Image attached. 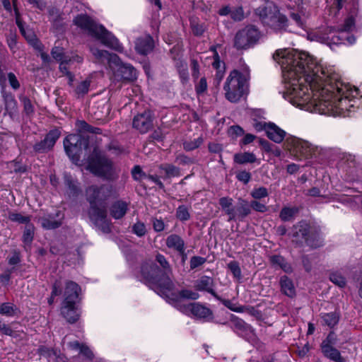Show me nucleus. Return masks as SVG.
I'll use <instances>...</instances> for the list:
<instances>
[{
  "mask_svg": "<svg viewBox=\"0 0 362 362\" xmlns=\"http://www.w3.org/2000/svg\"><path fill=\"white\" fill-rule=\"evenodd\" d=\"M273 59L282 68L286 88L284 97L293 105L334 117H346L354 111L358 89L343 83L332 69L323 67L308 52L292 54L279 49Z\"/></svg>",
  "mask_w": 362,
  "mask_h": 362,
  "instance_id": "f257e3e1",
  "label": "nucleus"
},
{
  "mask_svg": "<svg viewBox=\"0 0 362 362\" xmlns=\"http://www.w3.org/2000/svg\"><path fill=\"white\" fill-rule=\"evenodd\" d=\"M74 23L86 31L89 35L98 40L103 45L122 52L123 47L119 40L103 25L98 24L86 14H79L74 19Z\"/></svg>",
  "mask_w": 362,
  "mask_h": 362,
  "instance_id": "f03ea898",
  "label": "nucleus"
},
{
  "mask_svg": "<svg viewBox=\"0 0 362 362\" xmlns=\"http://www.w3.org/2000/svg\"><path fill=\"white\" fill-rule=\"evenodd\" d=\"M141 274L144 282L159 294L168 296V293L175 288L170 277L163 274L161 269L152 261L142 264Z\"/></svg>",
  "mask_w": 362,
  "mask_h": 362,
  "instance_id": "7ed1b4c3",
  "label": "nucleus"
},
{
  "mask_svg": "<svg viewBox=\"0 0 362 362\" xmlns=\"http://www.w3.org/2000/svg\"><path fill=\"white\" fill-rule=\"evenodd\" d=\"M249 78L248 69H245L243 73L233 70L223 86L226 98L231 103L238 102L245 93Z\"/></svg>",
  "mask_w": 362,
  "mask_h": 362,
  "instance_id": "20e7f679",
  "label": "nucleus"
},
{
  "mask_svg": "<svg viewBox=\"0 0 362 362\" xmlns=\"http://www.w3.org/2000/svg\"><path fill=\"white\" fill-rule=\"evenodd\" d=\"M87 169L95 175L104 180L116 178V168L113 162L104 153L95 148L88 157Z\"/></svg>",
  "mask_w": 362,
  "mask_h": 362,
  "instance_id": "39448f33",
  "label": "nucleus"
},
{
  "mask_svg": "<svg viewBox=\"0 0 362 362\" xmlns=\"http://www.w3.org/2000/svg\"><path fill=\"white\" fill-rule=\"evenodd\" d=\"M260 38V33L252 25H248L237 31L233 39V47L238 50H245L255 45Z\"/></svg>",
  "mask_w": 362,
  "mask_h": 362,
  "instance_id": "423d86ee",
  "label": "nucleus"
},
{
  "mask_svg": "<svg viewBox=\"0 0 362 362\" xmlns=\"http://www.w3.org/2000/svg\"><path fill=\"white\" fill-rule=\"evenodd\" d=\"M112 194V187L109 185H93L86 189V199L90 204L107 205Z\"/></svg>",
  "mask_w": 362,
  "mask_h": 362,
  "instance_id": "0eeeda50",
  "label": "nucleus"
},
{
  "mask_svg": "<svg viewBox=\"0 0 362 362\" xmlns=\"http://www.w3.org/2000/svg\"><path fill=\"white\" fill-rule=\"evenodd\" d=\"M87 146L88 141L83 139L82 136L78 134H69L64 140L66 153L74 162L79 160L83 148Z\"/></svg>",
  "mask_w": 362,
  "mask_h": 362,
  "instance_id": "6e6552de",
  "label": "nucleus"
},
{
  "mask_svg": "<svg viewBox=\"0 0 362 362\" xmlns=\"http://www.w3.org/2000/svg\"><path fill=\"white\" fill-rule=\"evenodd\" d=\"M285 148L299 159L311 156L313 148L306 141L296 137L288 136L284 142Z\"/></svg>",
  "mask_w": 362,
  "mask_h": 362,
  "instance_id": "1a4fd4ad",
  "label": "nucleus"
},
{
  "mask_svg": "<svg viewBox=\"0 0 362 362\" xmlns=\"http://www.w3.org/2000/svg\"><path fill=\"white\" fill-rule=\"evenodd\" d=\"M88 216L103 233L110 232V223L107 218V205L90 204Z\"/></svg>",
  "mask_w": 362,
  "mask_h": 362,
  "instance_id": "9d476101",
  "label": "nucleus"
},
{
  "mask_svg": "<svg viewBox=\"0 0 362 362\" xmlns=\"http://www.w3.org/2000/svg\"><path fill=\"white\" fill-rule=\"evenodd\" d=\"M293 236L297 238V242L304 240L308 246L313 248L320 247L322 245V242L317 235H309V226L306 223H300L295 226Z\"/></svg>",
  "mask_w": 362,
  "mask_h": 362,
  "instance_id": "9b49d317",
  "label": "nucleus"
},
{
  "mask_svg": "<svg viewBox=\"0 0 362 362\" xmlns=\"http://www.w3.org/2000/svg\"><path fill=\"white\" fill-rule=\"evenodd\" d=\"M154 114L150 110L138 113L133 118L132 127L141 134H146L153 127Z\"/></svg>",
  "mask_w": 362,
  "mask_h": 362,
  "instance_id": "f8f14e48",
  "label": "nucleus"
},
{
  "mask_svg": "<svg viewBox=\"0 0 362 362\" xmlns=\"http://www.w3.org/2000/svg\"><path fill=\"white\" fill-rule=\"evenodd\" d=\"M177 309L185 315H192L194 317L199 319H206L211 317L212 310L199 303H190L188 304L176 305Z\"/></svg>",
  "mask_w": 362,
  "mask_h": 362,
  "instance_id": "ddd939ff",
  "label": "nucleus"
},
{
  "mask_svg": "<svg viewBox=\"0 0 362 362\" xmlns=\"http://www.w3.org/2000/svg\"><path fill=\"white\" fill-rule=\"evenodd\" d=\"M61 132L58 129L50 130L43 140L35 143L33 150L36 153H45L52 149L56 141L60 137Z\"/></svg>",
  "mask_w": 362,
  "mask_h": 362,
  "instance_id": "4468645a",
  "label": "nucleus"
},
{
  "mask_svg": "<svg viewBox=\"0 0 362 362\" xmlns=\"http://www.w3.org/2000/svg\"><path fill=\"white\" fill-rule=\"evenodd\" d=\"M115 65L114 74L115 76L123 81H134L136 78V70L130 64H124L119 59L118 63H113Z\"/></svg>",
  "mask_w": 362,
  "mask_h": 362,
  "instance_id": "2eb2a0df",
  "label": "nucleus"
},
{
  "mask_svg": "<svg viewBox=\"0 0 362 362\" xmlns=\"http://www.w3.org/2000/svg\"><path fill=\"white\" fill-rule=\"evenodd\" d=\"M264 115V112L262 110H256L253 112V127L259 132L264 130L267 137L272 139V122H266Z\"/></svg>",
  "mask_w": 362,
  "mask_h": 362,
  "instance_id": "dca6fc26",
  "label": "nucleus"
},
{
  "mask_svg": "<svg viewBox=\"0 0 362 362\" xmlns=\"http://www.w3.org/2000/svg\"><path fill=\"white\" fill-rule=\"evenodd\" d=\"M214 281L211 277L202 276L194 281V287L197 291H206L211 294L216 299H220L218 296L213 288Z\"/></svg>",
  "mask_w": 362,
  "mask_h": 362,
  "instance_id": "f3484780",
  "label": "nucleus"
},
{
  "mask_svg": "<svg viewBox=\"0 0 362 362\" xmlns=\"http://www.w3.org/2000/svg\"><path fill=\"white\" fill-rule=\"evenodd\" d=\"M90 51L98 62L101 63L107 62L111 67L113 63H118L119 61V58L116 54L110 53L108 51L94 47H90Z\"/></svg>",
  "mask_w": 362,
  "mask_h": 362,
  "instance_id": "a211bd4d",
  "label": "nucleus"
},
{
  "mask_svg": "<svg viewBox=\"0 0 362 362\" xmlns=\"http://www.w3.org/2000/svg\"><path fill=\"white\" fill-rule=\"evenodd\" d=\"M80 286L73 281H67L65 284L64 303H76L78 298Z\"/></svg>",
  "mask_w": 362,
  "mask_h": 362,
  "instance_id": "6ab92c4d",
  "label": "nucleus"
},
{
  "mask_svg": "<svg viewBox=\"0 0 362 362\" xmlns=\"http://www.w3.org/2000/svg\"><path fill=\"white\" fill-rule=\"evenodd\" d=\"M153 39L150 35L139 37L135 42V49L141 54H147L153 50Z\"/></svg>",
  "mask_w": 362,
  "mask_h": 362,
  "instance_id": "aec40b11",
  "label": "nucleus"
},
{
  "mask_svg": "<svg viewBox=\"0 0 362 362\" xmlns=\"http://www.w3.org/2000/svg\"><path fill=\"white\" fill-rule=\"evenodd\" d=\"M76 303L74 302L71 303H62V306L61 308V313L62 316L69 322V323L76 322L79 317V314L77 312V309L76 307Z\"/></svg>",
  "mask_w": 362,
  "mask_h": 362,
  "instance_id": "412c9836",
  "label": "nucleus"
},
{
  "mask_svg": "<svg viewBox=\"0 0 362 362\" xmlns=\"http://www.w3.org/2000/svg\"><path fill=\"white\" fill-rule=\"evenodd\" d=\"M235 331L243 337L247 339L254 336V331L252 327L245 322L243 320L236 318L233 321Z\"/></svg>",
  "mask_w": 362,
  "mask_h": 362,
  "instance_id": "4be33fe9",
  "label": "nucleus"
},
{
  "mask_svg": "<svg viewBox=\"0 0 362 362\" xmlns=\"http://www.w3.org/2000/svg\"><path fill=\"white\" fill-rule=\"evenodd\" d=\"M165 245L167 247L178 252L180 255L185 254V241L177 234H171L168 235L165 240Z\"/></svg>",
  "mask_w": 362,
  "mask_h": 362,
  "instance_id": "5701e85b",
  "label": "nucleus"
},
{
  "mask_svg": "<svg viewBox=\"0 0 362 362\" xmlns=\"http://www.w3.org/2000/svg\"><path fill=\"white\" fill-rule=\"evenodd\" d=\"M219 204L222 210L228 216V221L236 219L235 206H233V200L228 197H223L219 199Z\"/></svg>",
  "mask_w": 362,
  "mask_h": 362,
  "instance_id": "b1692460",
  "label": "nucleus"
},
{
  "mask_svg": "<svg viewBox=\"0 0 362 362\" xmlns=\"http://www.w3.org/2000/svg\"><path fill=\"white\" fill-rule=\"evenodd\" d=\"M129 209V203L118 200L115 202L110 207V214L115 219H120L124 216Z\"/></svg>",
  "mask_w": 362,
  "mask_h": 362,
  "instance_id": "393cba45",
  "label": "nucleus"
},
{
  "mask_svg": "<svg viewBox=\"0 0 362 362\" xmlns=\"http://www.w3.org/2000/svg\"><path fill=\"white\" fill-rule=\"evenodd\" d=\"M255 14L259 17L262 23L269 25L272 21V6L267 1L265 4L259 6L255 10Z\"/></svg>",
  "mask_w": 362,
  "mask_h": 362,
  "instance_id": "a878e982",
  "label": "nucleus"
},
{
  "mask_svg": "<svg viewBox=\"0 0 362 362\" xmlns=\"http://www.w3.org/2000/svg\"><path fill=\"white\" fill-rule=\"evenodd\" d=\"M171 300L177 302V305L179 304V301L182 299L187 300H197L199 298V294L194 291L189 289H182L177 293L172 292L171 293ZM180 305H181L180 303Z\"/></svg>",
  "mask_w": 362,
  "mask_h": 362,
  "instance_id": "bb28decb",
  "label": "nucleus"
},
{
  "mask_svg": "<svg viewBox=\"0 0 362 362\" xmlns=\"http://www.w3.org/2000/svg\"><path fill=\"white\" fill-rule=\"evenodd\" d=\"M320 347L322 353L326 358L334 362H345L339 351L334 348V346L326 345L325 344H321Z\"/></svg>",
  "mask_w": 362,
  "mask_h": 362,
  "instance_id": "cd10ccee",
  "label": "nucleus"
},
{
  "mask_svg": "<svg viewBox=\"0 0 362 362\" xmlns=\"http://www.w3.org/2000/svg\"><path fill=\"white\" fill-rule=\"evenodd\" d=\"M172 57L173 60L175 61V67L177 69L182 83H185L189 79L187 63L180 59L179 54H177L176 56L175 55Z\"/></svg>",
  "mask_w": 362,
  "mask_h": 362,
  "instance_id": "c85d7f7f",
  "label": "nucleus"
},
{
  "mask_svg": "<svg viewBox=\"0 0 362 362\" xmlns=\"http://www.w3.org/2000/svg\"><path fill=\"white\" fill-rule=\"evenodd\" d=\"M1 93L5 103V109L11 115L16 112L17 102L11 93L5 91L4 88Z\"/></svg>",
  "mask_w": 362,
  "mask_h": 362,
  "instance_id": "c756f323",
  "label": "nucleus"
},
{
  "mask_svg": "<svg viewBox=\"0 0 362 362\" xmlns=\"http://www.w3.org/2000/svg\"><path fill=\"white\" fill-rule=\"evenodd\" d=\"M235 211L236 218L242 221L251 213V206L246 200L240 199L235 206Z\"/></svg>",
  "mask_w": 362,
  "mask_h": 362,
  "instance_id": "7c9ffc66",
  "label": "nucleus"
},
{
  "mask_svg": "<svg viewBox=\"0 0 362 362\" xmlns=\"http://www.w3.org/2000/svg\"><path fill=\"white\" fill-rule=\"evenodd\" d=\"M76 127L77 128V131L79 132L78 134H86V133H91L93 134H102L101 129L98 127H93L88 124L84 120H78L76 123Z\"/></svg>",
  "mask_w": 362,
  "mask_h": 362,
  "instance_id": "2f4dec72",
  "label": "nucleus"
},
{
  "mask_svg": "<svg viewBox=\"0 0 362 362\" xmlns=\"http://www.w3.org/2000/svg\"><path fill=\"white\" fill-rule=\"evenodd\" d=\"M91 83L92 80L90 77L78 83L74 89L76 96L79 98L86 95L89 91Z\"/></svg>",
  "mask_w": 362,
  "mask_h": 362,
  "instance_id": "473e14b6",
  "label": "nucleus"
},
{
  "mask_svg": "<svg viewBox=\"0 0 362 362\" xmlns=\"http://www.w3.org/2000/svg\"><path fill=\"white\" fill-rule=\"evenodd\" d=\"M281 291L289 297H293L296 294V289L293 282L286 276H282L280 280Z\"/></svg>",
  "mask_w": 362,
  "mask_h": 362,
  "instance_id": "72a5a7b5",
  "label": "nucleus"
},
{
  "mask_svg": "<svg viewBox=\"0 0 362 362\" xmlns=\"http://www.w3.org/2000/svg\"><path fill=\"white\" fill-rule=\"evenodd\" d=\"M43 228L47 230L55 229L62 226V221L54 220L50 216H43L39 218Z\"/></svg>",
  "mask_w": 362,
  "mask_h": 362,
  "instance_id": "f704fd0d",
  "label": "nucleus"
},
{
  "mask_svg": "<svg viewBox=\"0 0 362 362\" xmlns=\"http://www.w3.org/2000/svg\"><path fill=\"white\" fill-rule=\"evenodd\" d=\"M255 160V155L250 152L236 153L234 156V161L238 164L252 163Z\"/></svg>",
  "mask_w": 362,
  "mask_h": 362,
  "instance_id": "c9c22d12",
  "label": "nucleus"
},
{
  "mask_svg": "<svg viewBox=\"0 0 362 362\" xmlns=\"http://www.w3.org/2000/svg\"><path fill=\"white\" fill-rule=\"evenodd\" d=\"M287 18L284 15L278 13L273 16V30H282L287 27Z\"/></svg>",
  "mask_w": 362,
  "mask_h": 362,
  "instance_id": "e433bc0d",
  "label": "nucleus"
},
{
  "mask_svg": "<svg viewBox=\"0 0 362 362\" xmlns=\"http://www.w3.org/2000/svg\"><path fill=\"white\" fill-rule=\"evenodd\" d=\"M320 316L323 323L330 328L334 327L339 320V316L336 313H322Z\"/></svg>",
  "mask_w": 362,
  "mask_h": 362,
  "instance_id": "4c0bfd02",
  "label": "nucleus"
},
{
  "mask_svg": "<svg viewBox=\"0 0 362 362\" xmlns=\"http://www.w3.org/2000/svg\"><path fill=\"white\" fill-rule=\"evenodd\" d=\"M329 280L340 288H344L346 284V278L339 271L332 272L329 274Z\"/></svg>",
  "mask_w": 362,
  "mask_h": 362,
  "instance_id": "58836bf2",
  "label": "nucleus"
},
{
  "mask_svg": "<svg viewBox=\"0 0 362 362\" xmlns=\"http://www.w3.org/2000/svg\"><path fill=\"white\" fill-rule=\"evenodd\" d=\"M159 168L163 170L166 177H178L180 175V168L172 164L160 165Z\"/></svg>",
  "mask_w": 362,
  "mask_h": 362,
  "instance_id": "ea45409f",
  "label": "nucleus"
},
{
  "mask_svg": "<svg viewBox=\"0 0 362 362\" xmlns=\"http://www.w3.org/2000/svg\"><path fill=\"white\" fill-rule=\"evenodd\" d=\"M35 232V227L33 224L29 223L27 224L25 227V230L23 231V234L22 236L23 242L25 244H30L33 240Z\"/></svg>",
  "mask_w": 362,
  "mask_h": 362,
  "instance_id": "a19ab883",
  "label": "nucleus"
},
{
  "mask_svg": "<svg viewBox=\"0 0 362 362\" xmlns=\"http://www.w3.org/2000/svg\"><path fill=\"white\" fill-rule=\"evenodd\" d=\"M156 260L161 266L163 274L170 276L172 274V270L166 258L163 255L158 254L156 257Z\"/></svg>",
  "mask_w": 362,
  "mask_h": 362,
  "instance_id": "79ce46f5",
  "label": "nucleus"
},
{
  "mask_svg": "<svg viewBox=\"0 0 362 362\" xmlns=\"http://www.w3.org/2000/svg\"><path fill=\"white\" fill-rule=\"evenodd\" d=\"M8 218L10 221L19 223H30V217L28 216H23L21 214L9 212Z\"/></svg>",
  "mask_w": 362,
  "mask_h": 362,
  "instance_id": "37998d69",
  "label": "nucleus"
},
{
  "mask_svg": "<svg viewBox=\"0 0 362 362\" xmlns=\"http://www.w3.org/2000/svg\"><path fill=\"white\" fill-rule=\"evenodd\" d=\"M203 143V138L199 136L194 140L185 141L183 143V148L185 151H190L199 148Z\"/></svg>",
  "mask_w": 362,
  "mask_h": 362,
  "instance_id": "c03bdc74",
  "label": "nucleus"
},
{
  "mask_svg": "<svg viewBox=\"0 0 362 362\" xmlns=\"http://www.w3.org/2000/svg\"><path fill=\"white\" fill-rule=\"evenodd\" d=\"M286 136V132L273 123V142L281 143Z\"/></svg>",
  "mask_w": 362,
  "mask_h": 362,
  "instance_id": "a18cd8bd",
  "label": "nucleus"
},
{
  "mask_svg": "<svg viewBox=\"0 0 362 362\" xmlns=\"http://www.w3.org/2000/svg\"><path fill=\"white\" fill-rule=\"evenodd\" d=\"M176 217L181 221L189 220L190 214L188 208L185 205L179 206L176 210Z\"/></svg>",
  "mask_w": 362,
  "mask_h": 362,
  "instance_id": "49530a36",
  "label": "nucleus"
},
{
  "mask_svg": "<svg viewBox=\"0 0 362 362\" xmlns=\"http://www.w3.org/2000/svg\"><path fill=\"white\" fill-rule=\"evenodd\" d=\"M298 211V209L296 207L293 208H284L280 213V217L283 221L291 220Z\"/></svg>",
  "mask_w": 362,
  "mask_h": 362,
  "instance_id": "de8ad7c7",
  "label": "nucleus"
},
{
  "mask_svg": "<svg viewBox=\"0 0 362 362\" xmlns=\"http://www.w3.org/2000/svg\"><path fill=\"white\" fill-rule=\"evenodd\" d=\"M230 18L234 21H241L245 18V13L242 6L231 8Z\"/></svg>",
  "mask_w": 362,
  "mask_h": 362,
  "instance_id": "09e8293b",
  "label": "nucleus"
},
{
  "mask_svg": "<svg viewBox=\"0 0 362 362\" xmlns=\"http://www.w3.org/2000/svg\"><path fill=\"white\" fill-rule=\"evenodd\" d=\"M132 175L134 180L141 181L147 179L148 175L146 174L139 165H135L132 170Z\"/></svg>",
  "mask_w": 362,
  "mask_h": 362,
  "instance_id": "8fccbe9b",
  "label": "nucleus"
},
{
  "mask_svg": "<svg viewBox=\"0 0 362 362\" xmlns=\"http://www.w3.org/2000/svg\"><path fill=\"white\" fill-rule=\"evenodd\" d=\"M15 306L10 303H4L0 305V314L12 316L14 314Z\"/></svg>",
  "mask_w": 362,
  "mask_h": 362,
  "instance_id": "3c124183",
  "label": "nucleus"
},
{
  "mask_svg": "<svg viewBox=\"0 0 362 362\" xmlns=\"http://www.w3.org/2000/svg\"><path fill=\"white\" fill-rule=\"evenodd\" d=\"M278 264L286 272H291V267L284 262V259L281 257L273 256V265Z\"/></svg>",
  "mask_w": 362,
  "mask_h": 362,
  "instance_id": "603ef678",
  "label": "nucleus"
},
{
  "mask_svg": "<svg viewBox=\"0 0 362 362\" xmlns=\"http://www.w3.org/2000/svg\"><path fill=\"white\" fill-rule=\"evenodd\" d=\"M221 301L227 308L229 310L235 312V313H241L243 309H240L241 306H238L235 303H233L231 300L223 299L220 296V299H217Z\"/></svg>",
  "mask_w": 362,
  "mask_h": 362,
  "instance_id": "864d4df0",
  "label": "nucleus"
},
{
  "mask_svg": "<svg viewBox=\"0 0 362 362\" xmlns=\"http://www.w3.org/2000/svg\"><path fill=\"white\" fill-rule=\"evenodd\" d=\"M207 82L205 77L200 78L199 81L195 85V91L197 95L204 94L207 90Z\"/></svg>",
  "mask_w": 362,
  "mask_h": 362,
  "instance_id": "5fc2aeb1",
  "label": "nucleus"
},
{
  "mask_svg": "<svg viewBox=\"0 0 362 362\" xmlns=\"http://www.w3.org/2000/svg\"><path fill=\"white\" fill-rule=\"evenodd\" d=\"M21 100L23 103V109L26 115H32L34 112V107L31 103V100L27 97L21 98Z\"/></svg>",
  "mask_w": 362,
  "mask_h": 362,
  "instance_id": "6e6d98bb",
  "label": "nucleus"
},
{
  "mask_svg": "<svg viewBox=\"0 0 362 362\" xmlns=\"http://www.w3.org/2000/svg\"><path fill=\"white\" fill-rule=\"evenodd\" d=\"M252 197L255 199L264 198L268 195L267 189L265 187L255 189L251 192Z\"/></svg>",
  "mask_w": 362,
  "mask_h": 362,
  "instance_id": "4d7b16f0",
  "label": "nucleus"
},
{
  "mask_svg": "<svg viewBox=\"0 0 362 362\" xmlns=\"http://www.w3.org/2000/svg\"><path fill=\"white\" fill-rule=\"evenodd\" d=\"M206 262V258L199 256H193L190 259V269H194Z\"/></svg>",
  "mask_w": 362,
  "mask_h": 362,
  "instance_id": "13d9d810",
  "label": "nucleus"
},
{
  "mask_svg": "<svg viewBox=\"0 0 362 362\" xmlns=\"http://www.w3.org/2000/svg\"><path fill=\"white\" fill-rule=\"evenodd\" d=\"M228 268L233 273V276L237 278H240L241 276V270L239 267V264L235 261L230 262L228 264Z\"/></svg>",
  "mask_w": 362,
  "mask_h": 362,
  "instance_id": "bf43d9fd",
  "label": "nucleus"
},
{
  "mask_svg": "<svg viewBox=\"0 0 362 362\" xmlns=\"http://www.w3.org/2000/svg\"><path fill=\"white\" fill-rule=\"evenodd\" d=\"M62 283L61 279H57L54 282L52 286V297L58 296L62 293Z\"/></svg>",
  "mask_w": 362,
  "mask_h": 362,
  "instance_id": "052dcab7",
  "label": "nucleus"
},
{
  "mask_svg": "<svg viewBox=\"0 0 362 362\" xmlns=\"http://www.w3.org/2000/svg\"><path fill=\"white\" fill-rule=\"evenodd\" d=\"M153 228L156 232H161L165 229V223L161 218H152Z\"/></svg>",
  "mask_w": 362,
  "mask_h": 362,
  "instance_id": "680f3d73",
  "label": "nucleus"
},
{
  "mask_svg": "<svg viewBox=\"0 0 362 362\" xmlns=\"http://www.w3.org/2000/svg\"><path fill=\"white\" fill-rule=\"evenodd\" d=\"M64 182L65 185L69 187L73 194H76L78 192V187L71 176L66 175Z\"/></svg>",
  "mask_w": 362,
  "mask_h": 362,
  "instance_id": "e2e57ef3",
  "label": "nucleus"
},
{
  "mask_svg": "<svg viewBox=\"0 0 362 362\" xmlns=\"http://www.w3.org/2000/svg\"><path fill=\"white\" fill-rule=\"evenodd\" d=\"M354 25V18L351 17L347 18L343 26L340 28H339V32H349L352 30L353 27Z\"/></svg>",
  "mask_w": 362,
  "mask_h": 362,
  "instance_id": "0e129e2a",
  "label": "nucleus"
},
{
  "mask_svg": "<svg viewBox=\"0 0 362 362\" xmlns=\"http://www.w3.org/2000/svg\"><path fill=\"white\" fill-rule=\"evenodd\" d=\"M8 80L10 86L13 90H16L20 88V83L13 73L10 72L8 74Z\"/></svg>",
  "mask_w": 362,
  "mask_h": 362,
  "instance_id": "69168bd1",
  "label": "nucleus"
},
{
  "mask_svg": "<svg viewBox=\"0 0 362 362\" xmlns=\"http://www.w3.org/2000/svg\"><path fill=\"white\" fill-rule=\"evenodd\" d=\"M133 231L138 236H143L146 233V226L143 223L137 222L133 226Z\"/></svg>",
  "mask_w": 362,
  "mask_h": 362,
  "instance_id": "338daca9",
  "label": "nucleus"
},
{
  "mask_svg": "<svg viewBox=\"0 0 362 362\" xmlns=\"http://www.w3.org/2000/svg\"><path fill=\"white\" fill-rule=\"evenodd\" d=\"M51 54L52 57L57 61H63L64 52L63 49L59 47H54L52 48Z\"/></svg>",
  "mask_w": 362,
  "mask_h": 362,
  "instance_id": "774afa93",
  "label": "nucleus"
}]
</instances>
